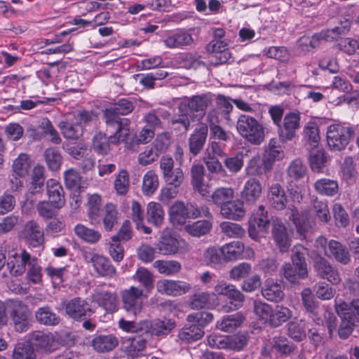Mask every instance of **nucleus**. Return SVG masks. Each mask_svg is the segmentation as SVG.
<instances>
[{
	"label": "nucleus",
	"mask_w": 359,
	"mask_h": 359,
	"mask_svg": "<svg viewBox=\"0 0 359 359\" xmlns=\"http://www.w3.org/2000/svg\"><path fill=\"white\" fill-rule=\"evenodd\" d=\"M134 109L133 102L128 99H121L112 106L103 110V116L107 129H118L124 135L130 134V121L128 118H121L120 116L128 115Z\"/></svg>",
	"instance_id": "nucleus-1"
},
{
	"label": "nucleus",
	"mask_w": 359,
	"mask_h": 359,
	"mask_svg": "<svg viewBox=\"0 0 359 359\" xmlns=\"http://www.w3.org/2000/svg\"><path fill=\"white\" fill-rule=\"evenodd\" d=\"M34 318L39 324L44 326H56L60 323V316L48 305L39 307L34 313Z\"/></svg>",
	"instance_id": "nucleus-30"
},
{
	"label": "nucleus",
	"mask_w": 359,
	"mask_h": 359,
	"mask_svg": "<svg viewBox=\"0 0 359 359\" xmlns=\"http://www.w3.org/2000/svg\"><path fill=\"white\" fill-rule=\"evenodd\" d=\"M175 326L176 323L172 319L156 318L154 320H143L142 330L148 338L152 336L161 338L169 334Z\"/></svg>",
	"instance_id": "nucleus-8"
},
{
	"label": "nucleus",
	"mask_w": 359,
	"mask_h": 359,
	"mask_svg": "<svg viewBox=\"0 0 359 359\" xmlns=\"http://www.w3.org/2000/svg\"><path fill=\"white\" fill-rule=\"evenodd\" d=\"M66 314L74 320L81 322L94 315L91 305L81 297H74L65 304Z\"/></svg>",
	"instance_id": "nucleus-7"
},
{
	"label": "nucleus",
	"mask_w": 359,
	"mask_h": 359,
	"mask_svg": "<svg viewBox=\"0 0 359 359\" xmlns=\"http://www.w3.org/2000/svg\"><path fill=\"white\" fill-rule=\"evenodd\" d=\"M222 232L229 238H242L245 234V229L238 224L223 222L220 224Z\"/></svg>",
	"instance_id": "nucleus-60"
},
{
	"label": "nucleus",
	"mask_w": 359,
	"mask_h": 359,
	"mask_svg": "<svg viewBox=\"0 0 359 359\" xmlns=\"http://www.w3.org/2000/svg\"><path fill=\"white\" fill-rule=\"evenodd\" d=\"M272 348L280 354L287 355L294 349V344L285 337H275L271 339Z\"/></svg>",
	"instance_id": "nucleus-64"
},
{
	"label": "nucleus",
	"mask_w": 359,
	"mask_h": 359,
	"mask_svg": "<svg viewBox=\"0 0 359 359\" xmlns=\"http://www.w3.org/2000/svg\"><path fill=\"white\" fill-rule=\"evenodd\" d=\"M300 117L299 114L290 112L287 114L283 123L278 127L280 140L284 142L292 140L296 135V130L299 128Z\"/></svg>",
	"instance_id": "nucleus-12"
},
{
	"label": "nucleus",
	"mask_w": 359,
	"mask_h": 359,
	"mask_svg": "<svg viewBox=\"0 0 359 359\" xmlns=\"http://www.w3.org/2000/svg\"><path fill=\"white\" fill-rule=\"evenodd\" d=\"M213 320V315L209 312H197L189 314L187 317L188 323H193L201 330Z\"/></svg>",
	"instance_id": "nucleus-63"
},
{
	"label": "nucleus",
	"mask_w": 359,
	"mask_h": 359,
	"mask_svg": "<svg viewBox=\"0 0 359 359\" xmlns=\"http://www.w3.org/2000/svg\"><path fill=\"white\" fill-rule=\"evenodd\" d=\"M290 213L289 219L292 221L297 229V232L302 238L306 239L309 234L312 233V228L309 222L308 212H304L299 214L298 210L292 206L290 208Z\"/></svg>",
	"instance_id": "nucleus-21"
},
{
	"label": "nucleus",
	"mask_w": 359,
	"mask_h": 359,
	"mask_svg": "<svg viewBox=\"0 0 359 359\" xmlns=\"http://www.w3.org/2000/svg\"><path fill=\"white\" fill-rule=\"evenodd\" d=\"M27 243L34 248H38L44 243L43 229L35 220H29L25 224L22 231Z\"/></svg>",
	"instance_id": "nucleus-17"
},
{
	"label": "nucleus",
	"mask_w": 359,
	"mask_h": 359,
	"mask_svg": "<svg viewBox=\"0 0 359 359\" xmlns=\"http://www.w3.org/2000/svg\"><path fill=\"white\" fill-rule=\"evenodd\" d=\"M220 212L226 219L239 220L245 215L243 201L231 200L220 209Z\"/></svg>",
	"instance_id": "nucleus-32"
},
{
	"label": "nucleus",
	"mask_w": 359,
	"mask_h": 359,
	"mask_svg": "<svg viewBox=\"0 0 359 359\" xmlns=\"http://www.w3.org/2000/svg\"><path fill=\"white\" fill-rule=\"evenodd\" d=\"M244 319L243 315L240 312H237L224 316L217 322L216 327L222 332H233L241 325Z\"/></svg>",
	"instance_id": "nucleus-34"
},
{
	"label": "nucleus",
	"mask_w": 359,
	"mask_h": 359,
	"mask_svg": "<svg viewBox=\"0 0 359 359\" xmlns=\"http://www.w3.org/2000/svg\"><path fill=\"white\" fill-rule=\"evenodd\" d=\"M262 194V185L256 177L249 178L244 184L241 192L243 201L248 204H255Z\"/></svg>",
	"instance_id": "nucleus-19"
},
{
	"label": "nucleus",
	"mask_w": 359,
	"mask_h": 359,
	"mask_svg": "<svg viewBox=\"0 0 359 359\" xmlns=\"http://www.w3.org/2000/svg\"><path fill=\"white\" fill-rule=\"evenodd\" d=\"M231 101H232L231 98L218 95L216 98V108L211 109L208 113L215 112L216 120L224 118L230 121V114L233 108Z\"/></svg>",
	"instance_id": "nucleus-36"
},
{
	"label": "nucleus",
	"mask_w": 359,
	"mask_h": 359,
	"mask_svg": "<svg viewBox=\"0 0 359 359\" xmlns=\"http://www.w3.org/2000/svg\"><path fill=\"white\" fill-rule=\"evenodd\" d=\"M13 359H36L32 345L27 341L18 343L13 352Z\"/></svg>",
	"instance_id": "nucleus-55"
},
{
	"label": "nucleus",
	"mask_w": 359,
	"mask_h": 359,
	"mask_svg": "<svg viewBox=\"0 0 359 359\" xmlns=\"http://www.w3.org/2000/svg\"><path fill=\"white\" fill-rule=\"evenodd\" d=\"M190 219L211 217V212L206 204L196 202H187Z\"/></svg>",
	"instance_id": "nucleus-61"
},
{
	"label": "nucleus",
	"mask_w": 359,
	"mask_h": 359,
	"mask_svg": "<svg viewBox=\"0 0 359 359\" xmlns=\"http://www.w3.org/2000/svg\"><path fill=\"white\" fill-rule=\"evenodd\" d=\"M143 290L132 286L121 292L123 308L134 316L139 314L142 309Z\"/></svg>",
	"instance_id": "nucleus-10"
},
{
	"label": "nucleus",
	"mask_w": 359,
	"mask_h": 359,
	"mask_svg": "<svg viewBox=\"0 0 359 359\" xmlns=\"http://www.w3.org/2000/svg\"><path fill=\"white\" fill-rule=\"evenodd\" d=\"M92 297L106 311L112 312L115 310L117 302V296L115 292L99 290L93 294Z\"/></svg>",
	"instance_id": "nucleus-33"
},
{
	"label": "nucleus",
	"mask_w": 359,
	"mask_h": 359,
	"mask_svg": "<svg viewBox=\"0 0 359 359\" xmlns=\"http://www.w3.org/2000/svg\"><path fill=\"white\" fill-rule=\"evenodd\" d=\"M238 133L248 142L259 145L264 140V130L262 125L254 117L241 114L236 122Z\"/></svg>",
	"instance_id": "nucleus-3"
},
{
	"label": "nucleus",
	"mask_w": 359,
	"mask_h": 359,
	"mask_svg": "<svg viewBox=\"0 0 359 359\" xmlns=\"http://www.w3.org/2000/svg\"><path fill=\"white\" fill-rule=\"evenodd\" d=\"M27 343L34 348L43 352H52L55 350V337L50 333L36 330L30 332L27 336Z\"/></svg>",
	"instance_id": "nucleus-13"
},
{
	"label": "nucleus",
	"mask_w": 359,
	"mask_h": 359,
	"mask_svg": "<svg viewBox=\"0 0 359 359\" xmlns=\"http://www.w3.org/2000/svg\"><path fill=\"white\" fill-rule=\"evenodd\" d=\"M114 187L118 195L124 196L128 193L130 187V178L127 170L123 169L118 173L114 182Z\"/></svg>",
	"instance_id": "nucleus-59"
},
{
	"label": "nucleus",
	"mask_w": 359,
	"mask_h": 359,
	"mask_svg": "<svg viewBox=\"0 0 359 359\" xmlns=\"http://www.w3.org/2000/svg\"><path fill=\"white\" fill-rule=\"evenodd\" d=\"M133 279L139 282L147 291H150L154 287V276L144 267H139L137 269Z\"/></svg>",
	"instance_id": "nucleus-57"
},
{
	"label": "nucleus",
	"mask_w": 359,
	"mask_h": 359,
	"mask_svg": "<svg viewBox=\"0 0 359 359\" xmlns=\"http://www.w3.org/2000/svg\"><path fill=\"white\" fill-rule=\"evenodd\" d=\"M163 42L168 48H183L184 46L191 45L194 39L187 32L178 31L168 34Z\"/></svg>",
	"instance_id": "nucleus-29"
},
{
	"label": "nucleus",
	"mask_w": 359,
	"mask_h": 359,
	"mask_svg": "<svg viewBox=\"0 0 359 359\" xmlns=\"http://www.w3.org/2000/svg\"><path fill=\"white\" fill-rule=\"evenodd\" d=\"M224 262H232L240 259L244 252V244L241 241H233L221 247Z\"/></svg>",
	"instance_id": "nucleus-42"
},
{
	"label": "nucleus",
	"mask_w": 359,
	"mask_h": 359,
	"mask_svg": "<svg viewBox=\"0 0 359 359\" xmlns=\"http://www.w3.org/2000/svg\"><path fill=\"white\" fill-rule=\"evenodd\" d=\"M215 112L208 113L206 116V121L209 124L210 133L214 138L218 139L224 142L229 140L230 137L226 131L217 123L219 120L215 119Z\"/></svg>",
	"instance_id": "nucleus-52"
},
{
	"label": "nucleus",
	"mask_w": 359,
	"mask_h": 359,
	"mask_svg": "<svg viewBox=\"0 0 359 359\" xmlns=\"http://www.w3.org/2000/svg\"><path fill=\"white\" fill-rule=\"evenodd\" d=\"M147 220L155 226H160L164 220V211L160 203L150 202L147 207Z\"/></svg>",
	"instance_id": "nucleus-44"
},
{
	"label": "nucleus",
	"mask_w": 359,
	"mask_h": 359,
	"mask_svg": "<svg viewBox=\"0 0 359 359\" xmlns=\"http://www.w3.org/2000/svg\"><path fill=\"white\" fill-rule=\"evenodd\" d=\"M170 219L174 224H184L187 219H190L187 203L177 201L170 207L169 210Z\"/></svg>",
	"instance_id": "nucleus-38"
},
{
	"label": "nucleus",
	"mask_w": 359,
	"mask_h": 359,
	"mask_svg": "<svg viewBox=\"0 0 359 359\" xmlns=\"http://www.w3.org/2000/svg\"><path fill=\"white\" fill-rule=\"evenodd\" d=\"M212 223L209 220H198L185 226V231L194 237H201L210 232Z\"/></svg>",
	"instance_id": "nucleus-51"
},
{
	"label": "nucleus",
	"mask_w": 359,
	"mask_h": 359,
	"mask_svg": "<svg viewBox=\"0 0 359 359\" xmlns=\"http://www.w3.org/2000/svg\"><path fill=\"white\" fill-rule=\"evenodd\" d=\"M47 195L49 201L61 206L65 204V192L61 184L55 180L50 179L46 182Z\"/></svg>",
	"instance_id": "nucleus-40"
},
{
	"label": "nucleus",
	"mask_w": 359,
	"mask_h": 359,
	"mask_svg": "<svg viewBox=\"0 0 359 359\" xmlns=\"http://www.w3.org/2000/svg\"><path fill=\"white\" fill-rule=\"evenodd\" d=\"M292 315V312L288 308L277 306L276 309L273 310L269 323L271 326L277 327L289 320Z\"/></svg>",
	"instance_id": "nucleus-56"
},
{
	"label": "nucleus",
	"mask_w": 359,
	"mask_h": 359,
	"mask_svg": "<svg viewBox=\"0 0 359 359\" xmlns=\"http://www.w3.org/2000/svg\"><path fill=\"white\" fill-rule=\"evenodd\" d=\"M205 334L204 330H201L193 323H188L178 333V337L185 343H192L201 339Z\"/></svg>",
	"instance_id": "nucleus-39"
},
{
	"label": "nucleus",
	"mask_w": 359,
	"mask_h": 359,
	"mask_svg": "<svg viewBox=\"0 0 359 359\" xmlns=\"http://www.w3.org/2000/svg\"><path fill=\"white\" fill-rule=\"evenodd\" d=\"M202 262L208 266L216 268L224 262L221 247L211 246L206 248L201 255Z\"/></svg>",
	"instance_id": "nucleus-37"
},
{
	"label": "nucleus",
	"mask_w": 359,
	"mask_h": 359,
	"mask_svg": "<svg viewBox=\"0 0 359 359\" xmlns=\"http://www.w3.org/2000/svg\"><path fill=\"white\" fill-rule=\"evenodd\" d=\"M205 170L202 164H194L190 169L191 184L194 191L198 192L202 196L210 194V187L204 182Z\"/></svg>",
	"instance_id": "nucleus-20"
},
{
	"label": "nucleus",
	"mask_w": 359,
	"mask_h": 359,
	"mask_svg": "<svg viewBox=\"0 0 359 359\" xmlns=\"http://www.w3.org/2000/svg\"><path fill=\"white\" fill-rule=\"evenodd\" d=\"M271 163L269 159L257 154L252 156L247 163L245 172L247 175L253 176H261L271 170Z\"/></svg>",
	"instance_id": "nucleus-24"
},
{
	"label": "nucleus",
	"mask_w": 359,
	"mask_h": 359,
	"mask_svg": "<svg viewBox=\"0 0 359 359\" xmlns=\"http://www.w3.org/2000/svg\"><path fill=\"white\" fill-rule=\"evenodd\" d=\"M291 259L292 263H285L281 267L280 273L290 283L295 284L299 279H304L308 275L305 249L302 246L294 247Z\"/></svg>",
	"instance_id": "nucleus-2"
},
{
	"label": "nucleus",
	"mask_w": 359,
	"mask_h": 359,
	"mask_svg": "<svg viewBox=\"0 0 359 359\" xmlns=\"http://www.w3.org/2000/svg\"><path fill=\"white\" fill-rule=\"evenodd\" d=\"M83 258L87 264H90L97 276L113 278L116 276V268L106 257L91 252H85Z\"/></svg>",
	"instance_id": "nucleus-6"
},
{
	"label": "nucleus",
	"mask_w": 359,
	"mask_h": 359,
	"mask_svg": "<svg viewBox=\"0 0 359 359\" xmlns=\"http://www.w3.org/2000/svg\"><path fill=\"white\" fill-rule=\"evenodd\" d=\"M234 191L233 189L229 187H220L217 189L212 194L211 198L212 203L220 209L224 205L233 200Z\"/></svg>",
	"instance_id": "nucleus-49"
},
{
	"label": "nucleus",
	"mask_w": 359,
	"mask_h": 359,
	"mask_svg": "<svg viewBox=\"0 0 359 359\" xmlns=\"http://www.w3.org/2000/svg\"><path fill=\"white\" fill-rule=\"evenodd\" d=\"M87 213L92 224L100 222L99 217L102 212V198L98 194L90 195L87 202Z\"/></svg>",
	"instance_id": "nucleus-43"
},
{
	"label": "nucleus",
	"mask_w": 359,
	"mask_h": 359,
	"mask_svg": "<svg viewBox=\"0 0 359 359\" xmlns=\"http://www.w3.org/2000/svg\"><path fill=\"white\" fill-rule=\"evenodd\" d=\"M148 341V337L144 334L129 337L123 342V349L126 354L131 358H136L144 355V351L146 348Z\"/></svg>",
	"instance_id": "nucleus-18"
},
{
	"label": "nucleus",
	"mask_w": 359,
	"mask_h": 359,
	"mask_svg": "<svg viewBox=\"0 0 359 359\" xmlns=\"http://www.w3.org/2000/svg\"><path fill=\"white\" fill-rule=\"evenodd\" d=\"M8 314L15 331L22 333L32 325V312L22 301L11 299L8 302Z\"/></svg>",
	"instance_id": "nucleus-4"
},
{
	"label": "nucleus",
	"mask_w": 359,
	"mask_h": 359,
	"mask_svg": "<svg viewBox=\"0 0 359 359\" xmlns=\"http://www.w3.org/2000/svg\"><path fill=\"white\" fill-rule=\"evenodd\" d=\"M75 233L82 240L89 243H95L101 238L98 231L88 228L83 224H77L74 228Z\"/></svg>",
	"instance_id": "nucleus-54"
},
{
	"label": "nucleus",
	"mask_w": 359,
	"mask_h": 359,
	"mask_svg": "<svg viewBox=\"0 0 359 359\" xmlns=\"http://www.w3.org/2000/svg\"><path fill=\"white\" fill-rule=\"evenodd\" d=\"M62 208V206L49 201H39L36 206L39 215L46 220L56 217Z\"/></svg>",
	"instance_id": "nucleus-45"
},
{
	"label": "nucleus",
	"mask_w": 359,
	"mask_h": 359,
	"mask_svg": "<svg viewBox=\"0 0 359 359\" xmlns=\"http://www.w3.org/2000/svg\"><path fill=\"white\" fill-rule=\"evenodd\" d=\"M116 207L112 203L104 205L102 212V220L104 229L111 231L118 223V216Z\"/></svg>",
	"instance_id": "nucleus-46"
},
{
	"label": "nucleus",
	"mask_w": 359,
	"mask_h": 359,
	"mask_svg": "<svg viewBox=\"0 0 359 359\" xmlns=\"http://www.w3.org/2000/svg\"><path fill=\"white\" fill-rule=\"evenodd\" d=\"M181 241L174 237L168 231H163L157 243L158 252L163 255L176 254L180 246Z\"/></svg>",
	"instance_id": "nucleus-25"
},
{
	"label": "nucleus",
	"mask_w": 359,
	"mask_h": 359,
	"mask_svg": "<svg viewBox=\"0 0 359 359\" xmlns=\"http://www.w3.org/2000/svg\"><path fill=\"white\" fill-rule=\"evenodd\" d=\"M154 266L158 271L165 276H172L179 273L182 269L181 264L176 260H157Z\"/></svg>",
	"instance_id": "nucleus-50"
},
{
	"label": "nucleus",
	"mask_w": 359,
	"mask_h": 359,
	"mask_svg": "<svg viewBox=\"0 0 359 359\" xmlns=\"http://www.w3.org/2000/svg\"><path fill=\"white\" fill-rule=\"evenodd\" d=\"M58 126L62 135L66 139L78 140L82 136L83 133L81 125L76 123L74 120L72 123L61 121Z\"/></svg>",
	"instance_id": "nucleus-47"
},
{
	"label": "nucleus",
	"mask_w": 359,
	"mask_h": 359,
	"mask_svg": "<svg viewBox=\"0 0 359 359\" xmlns=\"http://www.w3.org/2000/svg\"><path fill=\"white\" fill-rule=\"evenodd\" d=\"M272 237L276 245L281 252H287L291 245L287 229L285 224L278 219H272Z\"/></svg>",
	"instance_id": "nucleus-15"
},
{
	"label": "nucleus",
	"mask_w": 359,
	"mask_h": 359,
	"mask_svg": "<svg viewBox=\"0 0 359 359\" xmlns=\"http://www.w3.org/2000/svg\"><path fill=\"white\" fill-rule=\"evenodd\" d=\"M208 135L207 123L200 122L190 135L188 140L189 152L194 156L198 155L205 144Z\"/></svg>",
	"instance_id": "nucleus-11"
},
{
	"label": "nucleus",
	"mask_w": 359,
	"mask_h": 359,
	"mask_svg": "<svg viewBox=\"0 0 359 359\" xmlns=\"http://www.w3.org/2000/svg\"><path fill=\"white\" fill-rule=\"evenodd\" d=\"M191 111L198 114L202 118L206 114L207 109L212 104L213 95L210 93L194 95L187 98Z\"/></svg>",
	"instance_id": "nucleus-23"
},
{
	"label": "nucleus",
	"mask_w": 359,
	"mask_h": 359,
	"mask_svg": "<svg viewBox=\"0 0 359 359\" xmlns=\"http://www.w3.org/2000/svg\"><path fill=\"white\" fill-rule=\"evenodd\" d=\"M191 286L189 283L173 280H161L156 283L158 292L170 296H180L189 291Z\"/></svg>",
	"instance_id": "nucleus-14"
},
{
	"label": "nucleus",
	"mask_w": 359,
	"mask_h": 359,
	"mask_svg": "<svg viewBox=\"0 0 359 359\" xmlns=\"http://www.w3.org/2000/svg\"><path fill=\"white\" fill-rule=\"evenodd\" d=\"M334 307L338 316H346L359 323V298H353L349 302L341 298L336 299Z\"/></svg>",
	"instance_id": "nucleus-16"
},
{
	"label": "nucleus",
	"mask_w": 359,
	"mask_h": 359,
	"mask_svg": "<svg viewBox=\"0 0 359 359\" xmlns=\"http://www.w3.org/2000/svg\"><path fill=\"white\" fill-rule=\"evenodd\" d=\"M245 156H247V151L237 152L234 156L226 158L224 163L230 172L236 174L242 169Z\"/></svg>",
	"instance_id": "nucleus-58"
},
{
	"label": "nucleus",
	"mask_w": 359,
	"mask_h": 359,
	"mask_svg": "<svg viewBox=\"0 0 359 359\" xmlns=\"http://www.w3.org/2000/svg\"><path fill=\"white\" fill-rule=\"evenodd\" d=\"M158 187V175L153 170L147 172L142 180V191L145 196H151Z\"/></svg>",
	"instance_id": "nucleus-53"
},
{
	"label": "nucleus",
	"mask_w": 359,
	"mask_h": 359,
	"mask_svg": "<svg viewBox=\"0 0 359 359\" xmlns=\"http://www.w3.org/2000/svg\"><path fill=\"white\" fill-rule=\"evenodd\" d=\"M90 344L97 353H108L118 346V340L112 334H100L93 338Z\"/></svg>",
	"instance_id": "nucleus-28"
},
{
	"label": "nucleus",
	"mask_w": 359,
	"mask_h": 359,
	"mask_svg": "<svg viewBox=\"0 0 359 359\" xmlns=\"http://www.w3.org/2000/svg\"><path fill=\"white\" fill-rule=\"evenodd\" d=\"M354 134L353 128L341 124H332L327 128V142L329 148L335 151L344 150Z\"/></svg>",
	"instance_id": "nucleus-5"
},
{
	"label": "nucleus",
	"mask_w": 359,
	"mask_h": 359,
	"mask_svg": "<svg viewBox=\"0 0 359 359\" xmlns=\"http://www.w3.org/2000/svg\"><path fill=\"white\" fill-rule=\"evenodd\" d=\"M268 198L274 209L281 210L286 208L287 203V196L280 184L275 183L270 187Z\"/></svg>",
	"instance_id": "nucleus-31"
},
{
	"label": "nucleus",
	"mask_w": 359,
	"mask_h": 359,
	"mask_svg": "<svg viewBox=\"0 0 359 359\" xmlns=\"http://www.w3.org/2000/svg\"><path fill=\"white\" fill-rule=\"evenodd\" d=\"M115 130L113 135L107 136L106 133L97 132L93 138L92 148L93 151L98 155L106 156L111 151L110 144H117L121 141H124L128 135L122 137L119 130L112 129Z\"/></svg>",
	"instance_id": "nucleus-9"
},
{
	"label": "nucleus",
	"mask_w": 359,
	"mask_h": 359,
	"mask_svg": "<svg viewBox=\"0 0 359 359\" xmlns=\"http://www.w3.org/2000/svg\"><path fill=\"white\" fill-rule=\"evenodd\" d=\"M328 250L337 262L348 264L351 260V254L346 245L339 241L331 240L328 243Z\"/></svg>",
	"instance_id": "nucleus-35"
},
{
	"label": "nucleus",
	"mask_w": 359,
	"mask_h": 359,
	"mask_svg": "<svg viewBox=\"0 0 359 359\" xmlns=\"http://www.w3.org/2000/svg\"><path fill=\"white\" fill-rule=\"evenodd\" d=\"M316 269L320 278L327 279L332 284H338L341 281L337 270L323 257H316Z\"/></svg>",
	"instance_id": "nucleus-26"
},
{
	"label": "nucleus",
	"mask_w": 359,
	"mask_h": 359,
	"mask_svg": "<svg viewBox=\"0 0 359 359\" xmlns=\"http://www.w3.org/2000/svg\"><path fill=\"white\" fill-rule=\"evenodd\" d=\"M193 309H214L219 305V299L215 293L199 292L195 293L191 301Z\"/></svg>",
	"instance_id": "nucleus-27"
},
{
	"label": "nucleus",
	"mask_w": 359,
	"mask_h": 359,
	"mask_svg": "<svg viewBox=\"0 0 359 359\" xmlns=\"http://www.w3.org/2000/svg\"><path fill=\"white\" fill-rule=\"evenodd\" d=\"M43 157L50 170L57 171L60 168L62 163V156L57 149L55 147L46 149L43 152Z\"/></svg>",
	"instance_id": "nucleus-48"
},
{
	"label": "nucleus",
	"mask_w": 359,
	"mask_h": 359,
	"mask_svg": "<svg viewBox=\"0 0 359 359\" xmlns=\"http://www.w3.org/2000/svg\"><path fill=\"white\" fill-rule=\"evenodd\" d=\"M316 190L320 194L327 196H334L337 193L338 184L336 181L320 179L316 182Z\"/></svg>",
	"instance_id": "nucleus-62"
},
{
	"label": "nucleus",
	"mask_w": 359,
	"mask_h": 359,
	"mask_svg": "<svg viewBox=\"0 0 359 359\" xmlns=\"http://www.w3.org/2000/svg\"><path fill=\"white\" fill-rule=\"evenodd\" d=\"M31 259L30 254L25 250L20 255L15 252L7 262V269L12 276H21L25 271L26 266L29 264Z\"/></svg>",
	"instance_id": "nucleus-22"
},
{
	"label": "nucleus",
	"mask_w": 359,
	"mask_h": 359,
	"mask_svg": "<svg viewBox=\"0 0 359 359\" xmlns=\"http://www.w3.org/2000/svg\"><path fill=\"white\" fill-rule=\"evenodd\" d=\"M262 296L271 302H280L284 297L283 286L273 280H266L262 289Z\"/></svg>",
	"instance_id": "nucleus-41"
}]
</instances>
